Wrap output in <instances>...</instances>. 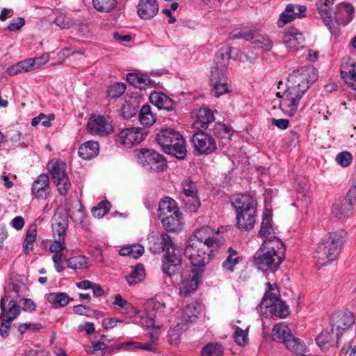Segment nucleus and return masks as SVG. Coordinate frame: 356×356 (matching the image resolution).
<instances>
[{
  "instance_id": "nucleus-1",
  "label": "nucleus",
  "mask_w": 356,
  "mask_h": 356,
  "mask_svg": "<svg viewBox=\"0 0 356 356\" xmlns=\"http://www.w3.org/2000/svg\"><path fill=\"white\" fill-rule=\"evenodd\" d=\"M285 247L278 237L264 239L254 256V264L264 272L274 273L285 258Z\"/></svg>"
},
{
  "instance_id": "nucleus-2",
  "label": "nucleus",
  "mask_w": 356,
  "mask_h": 356,
  "mask_svg": "<svg viewBox=\"0 0 356 356\" xmlns=\"http://www.w3.org/2000/svg\"><path fill=\"white\" fill-rule=\"evenodd\" d=\"M231 202L236 212L237 227L245 231L252 229L257 216V204L254 198L248 195H236L232 197Z\"/></svg>"
},
{
  "instance_id": "nucleus-3",
  "label": "nucleus",
  "mask_w": 356,
  "mask_h": 356,
  "mask_svg": "<svg viewBox=\"0 0 356 356\" xmlns=\"http://www.w3.org/2000/svg\"><path fill=\"white\" fill-rule=\"evenodd\" d=\"M344 241L342 234L337 232H330L318 244L314 258L320 266H325L335 260Z\"/></svg>"
},
{
  "instance_id": "nucleus-4",
  "label": "nucleus",
  "mask_w": 356,
  "mask_h": 356,
  "mask_svg": "<svg viewBox=\"0 0 356 356\" xmlns=\"http://www.w3.org/2000/svg\"><path fill=\"white\" fill-rule=\"evenodd\" d=\"M157 143L166 154L182 159L186 155V142L182 135L171 128L163 129L156 134Z\"/></svg>"
},
{
  "instance_id": "nucleus-5",
  "label": "nucleus",
  "mask_w": 356,
  "mask_h": 356,
  "mask_svg": "<svg viewBox=\"0 0 356 356\" xmlns=\"http://www.w3.org/2000/svg\"><path fill=\"white\" fill-rule=\"evenodd\" d=\"M159 218L163 227L168 231L175 232L182 225V213L177 203L169 197H164L160 200Z\"/></svg>"
},
{
  "instance_id": "nucleus-6",
  "label": "nucleus",
  "mask_w": 356,
  "mask_h": 356,
  "mask_svg": "<svg viewBox=\"0 0 356 356\" xmlns=\"http://www.w3.org/2000/svg\"><path fill=\"white\" fill-rule=\"evenodd\" d=\"M211 250H205L199 242L187 241L184 254L190 261L191 269L204 273L206 265L211 260Z\"/></svg>"
},
{
  "instance_id": "nucleus-7",
  "label": "nucleus",
  "mask_w": 356,
  "mask_h": 356,
  "mask_svg": "<svg viewBox=\"0 0 356 356\" xmlns=\"http://www.w3.org/2000/svg\"><path fill=\"white\" fill-rule=\"evenodd\" d=\"M317 78V71L313 66H305L293 70L289 76L287 83L305 93Z\"/></svg>"
},
{
  "instance_id": "nucleus-8",
  "label": "nucleus",
  "mask_w": 356,
  "mask_h": 356,
  "mask_svg": "<svg viewBox=\"0 0 356 356\" xmlns=\"http://www.w3.org/2000/svg\"><path fill=\"white\" fill-rule=\"evenodd\" d=\"M138 162L150 170L163 171L167 163L164 156L154 150L141 149L136 152Z\"/></svg>"
},
{
  "instance_id": "nucleus-9",
  "label": "nucleus",
  "mask_w": 356,
  "mask_h": 356,
  "mask_svg": "<svg viewBox=\"0 0 356 356\" xmlns=\"http://www.w3.org/2000/svg\"><path fill=\"white\" fill-rule=\"evenodd\" d=\"M48 168L54 182L56 184L58 193L65 195L70 188L71 184L66 174L65 163L58 161H51Z\"/></svg>"
},
{
  "instance_id": "nucleus-10",
  "label": "nucleus",
  "mask_w": 356,
  "mask_h": 356,
  "mask_svg": "<svg viewBox=\"0 0 356 356\" xmlns=\"http://www.w3.org/2000/svg\"><path fill=\"white\" fill-rule=\"evenodd\" d=\"M194 150L199 155H208L217 148L215 138L209 134L199 131L194 133L191 138Z\"/></svg>"
},
{
  "instance_id": "nucleus-11",
  "label": "nucleus",
  "mask_w": 356,
  "mask_h": 356,
  "mask_svg": "<svg viewBox=\"0 0 356 356\" xmlns=\"http://www.w3.org/2000/svg\"><path fill=\"white\" fill-rule=\"evenodd\" d=\"M356 202V185H353L341 204L335 203L331 207L332 215L339 220L353 214L354 204Z\"/></svg>"
},
{
  "instance_id": "nucleus-12",
  "label": "nucleus",
  "mask_w": 356,
  "mask_h": 356,
  "mask_svg": "<svg viewBox=\"0 0 356 356\" xmlns=\"http://www.w3.org/2000/svg\"><path fill=\"white\" fill-rule=\"evenodd\" d=\"M165 261L163 264V271L169 276L177 272L181 265V250L176 248L172 242V245L165 250Z\"/></svg>"
},
{
  "instance_id": "nucleus-13",
  "label": "nucleus",
  "mask_w": 356,
  "mask_h": 356,
  "mask_svg": "<svg viewBox=\"0 0 356 356\" xmlns=\"http://www.w3.org/2000/svg\"><path fill=\"white\" fill-rule=\"evenodd\" d=\"M282 40L289 51L294 55H297L299 51L305 49L306 46L303 34L293 27L288 29L284 32Z\"/></svg>"
},
{
  "instance_id": "nucleus-14",
  "label": "nucleus",
  "mask_w": 356,
  "mask_h": 356,
  "mask_svg": "<svg viewBox=\"0 0 356 356\" xmlns=\"http://www.w3.org/2000/svg\"><path fill=\"white\" fill-rule=\"evenodd\" d=\"M203 273L193 269L184 271L181 275L179 294L183 297H186L195 292L198 287Z\"/></svg>"
},
{
  "instance_id": "nucleus-15",
  "label": "nucleus",
  "mask_w": 356,
  "mask_h": 356,
  "mask_svg": "<svg viewBox=\"0 0 356 356\" xmlns=\"http://www.w3.org/2000/svg\"><path fill=\"white\" fill-rule=\"evenodd\" d=\"M203 273L193 269L184 271L181 275L179 294L183 297H186L195 292L198 287Z\"/></svg>"
},
{
  "instance_id": "nucleus-16",
  "label": "nucleus",
  "mask_w": 356,
  "mask_h": 356,
  "mask_svg": "<svg viewBox=\"0 0 356 356\" xmlns=\"http://www.w3.org/2000/svg\"><path fill=\"white\" fill-rule=\"evenodd\" d=\"M87 129L90 134L100 136H108L113 131V125L108 119L97 115L88 119Z\"/></svg>"
},
{
  "instance_id": "nucleus-17",
  "label": "nucleus",
  "mask_w": 356,
  "mask_h": 356,
  "mask_svg": "<svg viewBox=\"0 0 356 356\" xmlns=\"http://www.w3.org/2000/svg\"><path fill=\"white\" fill-rule=\"evenodd\" d=\"M355 322V315L349 312H339L332 317V330L337 332V339L342 333L349 329Z\"/></svg>"
},
{
  "instance_id": "nucleus-18",
  "label": "nucleus",
  "mask_w": 356,
  "mask_h": 356,
  "mask_svg": "<svg viewBox=\"0 0 356 356\" xmlns=\"http://www.w3.org/2000/svg\"><path fill=\"white\" fill-rule=\"evenodd\" d=\"M147 132L141 128L131 127L124 129L119 134V143L127 147L140 143L146 137Z\"/></svg>"
},
{
  "instance_id": "nucleus-19",
  "label": "nucleus",
  "mask_w": 356,
  "mask_h": 356,
  "mask_svg": "<svg viewBox=\"0 0 356 356\" xmlns=\"http://www.w3.org/2000/svg\"><path fill=\"white\" fill-rule=\"evenodd\" d=\"M231 51V47L225 45L222 47L216 53L211 71V74H213L215 77L217 74H225L227 66L229 63Z\"/></svg>"
},
{
  "instance_id": "nucleus-20",
  "label": "nucleus",
  "mask_w": 356,
  "mask_h": 356,
  "mask_svg": "<svg viewBox=\"0 0 356 356\" xmlns=\"http://www.w3.org/2000/svg\"><path fill=\"white\" fill-rule=\"evenodd\" d=\"M183 193L187 197L184 200L186 209L191 212H195L200 206V201L197 197V189L190 178L182 182Z\"/></svg>"
},
{
  "instance_id": "nucleus-21",
  "label": "nucleus",
  "mask_w": 356,
  "mask_h": 356,
  "mask_svg": "<svg viewBox=\"0 0 356 356\" xmlns=\"http://www.w3.org/2000/svg\"><path fill=\"white\" fill-rule=\"evenodd\" d=\"M146 315L151 321H155L156 318H162L164 316L165 305L157 301L155 299L148 300L145 304ZM149 327H156L160 329L161 325H156L154 322L147 325Z\"/></svg>"
},
{
  "instance_id": "nucleus-22",
  "label": "nucleus",
  "mask_w": 356,
  "mask_h": 356,
  "mask_svg": "<svg viewBox=\"0 0 356 356\" xmlns=\"http://www.w3.org/2000/svg\"><path fill=\"white\" fill-rule=\"evenodd\" d=\"M355 67V63L353 59L350 58H343L340 68L341 77L346 83L353 90H356V72Z\"/></svg>"
},
{
  "instance_id": "nucleus-23",
  "label": "nucleus",
  "mask_w": 356,
  "mask_h": 356,
  "mask_svg": "<svg viewBox=\"0 0 356 356\" xmlns=\"http://www.w3.org/2000/svg\"><path fill=\"white\" fill-rule=\"evenodd\" d=\"M266 318L277 316L284 318L290 314L288 305L284 301L280 300L270 304L269 307H264L263 309L258 310Z\"/></svg>"
},
{
  "instance_id": "nucleus-24",
  "label": "nucleus",
  "mask_w": 356,
  "mask_h": 356,
  "mask_svg": "<svg viewBox=\"0 0 356 356\" xmlns=\"http://www.w3.org/2000/svg\"><path fill=\"white\" fill-rule=\"evenodd\" d=\"M11 296L10 292L6 291L4 296L0 300L1 314L0 317L6 316V320L13 322L20 314V307L15 300H10L8 303V309L5 307V301L8 300Z\"/></svg>"
},
{
  "instance_id": "nucleus-25",
  "label": "nucleus",
  "mask_w": 356,
  "mask_h": 356,
  "mask_svg": "<svg viewBox=\"0 0 356 356\" xmlns=\"http://www.w3.org/2000/svg\"><path fill=\"white\" fill-rule=\"evenodd\" d=\"M50 181L46 174L40 175L33 181L31 192L35 198L46 199L49 194Z\"/></svg>"
},
{
  "instance_id": "nucleus-26",
  "label": "nucleus",
  "mask_w": 356,
  "mask_h": 356,
  "mask_svg": "<svg viewBox=\"0 0 356 356\" xmlns=\"http://www.w3.org/2000/svg\"><path fill=\"white\" fill-rule=\"evenodd\" d=\"M52 231L54 237L66 236L68 227V217L65 212H56L52 219Z\"/></svg>"
},
{
  "instance_id": "nucleus-27",
  "label": "nucleus",
  "mask_w": 356,
  "mask_h": 356,
  "mask_svg": "<svg viewBox=\"0 0 356 356\" xmlns=\"http://www.w3.org/2000/svg\"><path fill=\"white\" fill-rule=\"evenodd\" d=\"M137 12L141 19H150L158 13L159 5L156 0H140Z\"/></svg>"
},
{
  "instance_id": "nucleus-28",
  "label": "nucleus",
  "mask_w": 356,
  "mask_h": 356,
  "mask_svg": "<svg viewBox=\"0 0 356 356\" xmlns=\"http://www.w3.org/2000/svg\"><path fill=\"white\" fill-rule=\"evenodd\" d=\"M149 240V249L154 253L165 251L169 245H172V239L165 232H162L160 236L152 235Z\"/></svg>"
},
{
  "instance_id": "nucleus-29",
  "label": "nucleus",
  "mask_w": 356,
  "mask_h": 356,
  "mask_svg": "<svg viewBox=\"0 0 356 356\" xmlns=\"http://www.w3.org/2000/svg\"><path fill=\"white\" fill-rule=\"evenodd\" d=\"M149 101L159 109L171 111L175 108V104L173 100L164 93L160 92H152L149 96Z\"/></svg>"
},
{
  "instance_id": "nucleus-30",
  "label": "nucleus",
  "mask_w": 356,
  "mask_h": 356,
  "mask_svg": "<svg viewBox=\"0 0 356 356\" xmlns=\"http://www.w3.org/2000/svg\"><path fill=\"white\" fill-rule=\"evenodd\" d=\"M211 82L212 83L211 94L216 97L220 96L229 92V86L226 81V74H217L216 77L211 74Z\"/></svg>"
},
{
  "instance_id": "nucleus-31",
  "label": "nucleus",
  "mask_w": 356,
  "mask_h": 356,
  "mask_svg": "<svg viewBox=\"0 0 356 356\" xmlns=\"http://www.w3.org/2000/svg\"><path fill=\"white\" fill-rule=\"evenodd\" d=\"M266 291L261 303L257 307V310L263 309L264 307H269L275 301L280 300V290L276 284L266 283Z\"/></svg>"
},
{
  "instance_id": "nucleus-32",
  "label": "nucleus",
  "mask_w": 356,
  "mask_h": 356,
  "mask_svg": "<svg viewBox=\"0 0 356 356\" xmlns=\"http://www.w3.org/2000/svg\"><path fill=\"white\" fill-rule=\"evenodd\" d=\"M214 121L213 113L208 108H200L196 113V120L193 123L195 128L207 129L209 124Z\"/></svg>"
},
{
  "instance_id": "nucleus-33",
  "label": "nucleus",
  "mask_w": 356,
  "mask_h": 356,
  "mask_svg": "<svg viewBox=\"0 0 356 356\" xmlns=\"http://www.w3.org/2000/svg\"><path fill=\"white\" fill-rule=\"evenodd\" d=\"M200 313V306L196 302L186 305L180 312L179 318L181 325L185 326L189 323L195 322Z\"/></svg>"
},
{
  "instance_id": "nucleus-34",
  "label": "nucleus",
  "mask_w": 356,
  "mask_h": 356,
  "mask_svg": "<svg viewBox=\"0 0 356 356\" xmlns=\"http://www.w3.org/2000/svg\"><path fill=\"white\" fill-rule=\"evenodd\" d=\"M292 336L291 330L285 323H278L272 329V337L278 343H284Z\"/></svg>"
},
{
  "instance_id": "nucleus-35",
  "label": "nucleus",
  "mask_w": 356,
  "mask_h": 356,
  "mask_svg": "<svg viewBox=\"0 0 356 356\" xmlns=\"http://www.w3.org/2000/svg\"><path fill=\"white\" fill-rule=\"evenodd\" d=\"M274 234V229L272 225V213L269 210H266L264 213L262 221L261 223V227L258 233V236L260 238H264L265 239L275 237L271 236Z\"/></svg>"
},
{
  "instance_id": "nucleus-36",
  "label": "nucleus",
  "mask_w": 356,
  "mask_h": 356,
  "mask_svg": "<svg viewBox=\"0 0 356 356\" xmlns=\"http://www.w3.org/2000/svg\"><path fill=\"white\" fill-rule=\"evenodd\" d=\"M99 152V145L95 141H87L82 144L79 149V154L83 159H91L97 156Z\"/></svg>"
},
{
  "instance_id": "nucleus-37",
  "label": "nucleus",
  "mask_w": 356,
  "mask_h": 356,
  "mask_svg": "<svg viewBox=\"0 0 356 356\" xmlns=\"http://www.w3.org/2000/svg\"><path fill=\"white\" fill-rule=\"evenodd\" d=\"M277 96L280 98V108L282 112L287 116H294L298 111L300 103L294 101V99L291 98L289 99L288 97L281 95L280 92H277Z\"/></svg>"
},
{
  "instance_id": "nucleus-38",
  "label": "nucleus",
  "mask_w": 356,
  "mask_h": 356,
  "mask_svg": "<svg viewBox=\"0 0 356 356\" xmlns=\"http://www.w3.org/2000/svg\"><path fill=\"white\" fill-rule=\"evenodd\" d=\"M47 300L54 307L57 308L67 305L72 299L66 293L56 292L47 294Z\"/></svg>"
},
{
  "instance_id": "nucleus-39",
  "label": "nucleus",
  "mask_w": 356,
  "mask_h": 356,
  "mask_svg": "<svg viewBox=\"0 0 356 356\" xmlns=\"http://www.w3.org/2000/svg\"><path fill=\"white\" fill-rule=\"evenodd\" d=\"M284 343L291 353L297 355L305 356L303 354L305 351V346L299 338L292 336Z\"/></svg>"
},
{
  "instance_id": "nucleus-40",
  "label": "nucleus",
  "mask_w": 356,
  "mask_h": 356,
  "mask_svg": "<svg viewBox=\"0 0 356 356\" xmlns=\"http://www.w3.org/2000/svg\"><path fill=\"white\" fill-rule=\"evenodd\" d=\"M122 348L129 350H133L134 349H140L149 353H156L158 346L154 345V343H141L138 341H129L122 344Z\"/></svg>"
},
{
  "instance_id": "nucleus-41",
  "label": "nucleus",
  "mask_w": 356,
  "mask_h": 356,
  "mask_svg": "<svg viewBox=\"0 0 356 356\" xmlns=\"http://www.w3.org/2000/svg\"><path fill=\"white\" fill-rule=\"evenodd\" d=\"M218 233V231H214L210 227H203L200 229H196L188 240H193L194 242H199L203 245V241L206 238L209 236H213Z\"/></svg>"
},
{
  "instance_id": "nucleus-42",
  "label": "nucleus",
  "mask_w": 356,
  "mask_h": 356,
  "mask_svg": "<svg viewBox=\"0 0 356 356\" xmlns=\"http://www.w3.org/2000/svg\"><path fill=\"white\" fill-rule=\"evenodd\" d=\"M229 255L222 263V268L229 272H233L234 266L241 261L242 258L238 256V253L232 248L228 249Z\"/></svg>"
},
{
  "instance_id": "nucleus-43",
  "label": "nucleus",
  "mask_w": 356,
  "mask_h": 356,
  "mask_svg": "<svg viewBox=\"0 0 356 356\" xmlns=\"http://www.w3.org/2000/svg\"><path fill=\"white\" fill-rule=\"evenodd\" d=\"M140 122L145 126H152L156 121L155 116L153 115L150 106L145 104L142 106L139 114Z\"/></svg>"
},
{
  "instance_id": "nucleus-44",
  "label": "nucleus",
  "mask_w": 356,
  "mask_h": 356,
  "mask_svg": "<svg viewBox=\"0 0 356 356\" xmlns=\"http://www.w3.org/2000/svg\"><path fill=\"white\" fill-rule=\"evenodd\" d=\"M119 253L122 256L138 259L144 253V248L140 244H134L121 248Z\"/></svg>"
},
{
  "instance_id": "nucleus-45",
  "label": "nucleus",
  "mask_w": 356,
  "mask_h": 356,
  "mask_svg": "<svg viewBox=\"0 0 356 356\" xmlns=\"http://www.w3.org/2000/svg\"><path fill=\"white\" fill-rule=\"evenodd\" d=\"M295 9L296 5L291 3L286 5L285 10L280 15L278 25L282 26L296 19L297 17Z\"/></svg>"
},
{
  "instance_id": "nucleus-46",
  "label": "nucleus",
  "mask_w": 356,
  "mask_h": 356,
  "mask_svg": "<svg viewBox=\"0 0 356 356\" xmlns=\"http://www.w3.org/2000/svg\"><path fill=\"white\" fill-rule=\"evenodd\" d=\"M127 81L134 87L140 89L145 88V86L149 83V77L145 74L131 73L127 75Z\"/></svg>"
},
{
  "instance_id": "nucleus-47",
  "label": "nucleus",
  "mask_w": 356,
  "mask_h": 356,
  "mask_svg": "<svg viewBox=\"0 0 356 356\" xmlns=\"http://www.w3.org/2000/svg\"><path fill=\"white\" fill-rule=\"evenodd\" d=\"M223 349L218 343H209L204 346L201 351L202 356H222Z\"/></svg>"
},
{
  "instance_id": "nucleus-48",
  "label": "nucleus",
  "mask_w": 356,
  "mask_h": 356,
  "mask_svg": "<svg viewBox=\"0 0 356 356\" xmlns=\"http://www.w3.org/2000/svg\"><path fill=\"white\" fill-rule=\"evenodd\" d=\"M145 277V271L142 265H137L134 267L129 276H127V280L131 285L136 284L142 281Z\"/></svg>"
},
{
  "instance_id": "nucleus-49",
  "label": "nucleus",
  "mask_w": 356,
  "mask_h": 356,
  "mask_svg": "<svg viewBox=\"0 0 356 356\" xmlns=\"http://www.w3.org/2000/svg\"><path fill=\"white\" fill-rule=\"evenodd\" d=\"M184 329L181 323H178L175 327L169 330L168 337L170 344L177 346L179 343L181 332Z\"/></svg>"
},
{
  "instance_id": "nucleus-50",
  "label": "nucleus",
  "mask_w": 356,
  "mask_h": 356,
  "mask_svg": "<svg viewBox=\"0 0 356 356\" xmlns=\"http://www.w3.org/2000/svg\"><path fill=\"white\" fill-rule=\"evenodd\" d=\"M67 266L72 269H83L87 267L86 257L78 255L69 259L67 261Z\"/></svg>"
},
{
  "instance_id": "nucleus-51",
  "label": "nucleus",
  "mask_w": 356,
  "mask_h": 356,
  "mask_svg": "<svg viewBox=\"0 0 356 356\" xmlns=\"http://www.w3.org/2000/svg\"><path fill=\"white\" fill-rule=\"evenodd\" d=\"M92 3L96 10L109 12L115 6L116 0H92Z\"/></svg>"
},
{
  "instance_id": "nucleus-52",
  "label": "nucleus",
  "mask_w": 356,
  "mask_h": 356,
  "mask_svg": "<svg viewBox=\"0 0 356 356\" xmlns=\"http://www.w3.org/2000/svg\"><path fill=\"white\" fill-rule=\"evenodd\" d=\"M253 44L266 51H270L273 46V42L267 35H263L259 33L253 41Z\"/></svg>"
},
{
  "instance_id": "nucleus-53",
  "label": "nucleus",
  "mask_w": 356,
  "mask_h": 356,
  "mask_svg": "<svg viewBox=\"0 0 356 356\" xmlns=\"http://www.w3.org/2000/svg\"><path fill=\"white\" fill-rule=\"evenodd\" d=\"M214 134L219 138H227L229 140L232 135V130L225 124L216 123L213 128Z\"/></svg>"
},
{
  "instance_id": "nucleus-54",
  "label": "nucleus",
  "mask_w": 356,
  "mask_h": 356,
  "mask_svg": "<svg viewBox=\"0 0 356 356\" xmlns=\"http://www.w3.org/2000/svg\"><path fill=\"white\" fill-rule=\"evenodd\" d=\"M248 327H246L245 330L240 328L239 327H236V330L234 332V339L235 342L241 346H244L248 343Z\"/></svg>"
},
{
  "instance_id": "nucleus-55",
  "label": "nucleus",
  "mask_w": 356,
  "mask_h": 356,
  "mask_svg": "<svg viewBox=\"0 0 356 356\" xmlns=\"http://www.w3.org/2000/svg\"><path fill=\"white\" fill-rule=\"evenodd\" d=\"M111 205L108 201H103L92 209V215L96 218H102L111 209Z\"/></svg>"
},
{
  "instance_id": "nucleus-56",
  "label": "nucleus",
  "mask_w": 356,
  "mask_h": 356,
  "mask_svg": "<svg viewBox=\"0 0 356 356\" xmlns=\"http://www.w3.org/2000/svg\"><path fill=\"white\" fill-rule=\"evenodd\" d=\"M304 95L305 92L300 91L296 88L289 86L287 83V88L282 95L288 97L289 99L291 98L292 99H294V101L300 103V99L302 98Z\"/></svg>"
},
{
  "instance_id": "nucleus-57",
  "label": "nucleus",
  "mask_w": 356,
  "mask_h": 356,
  "mask_svg": "<svg viewBox=\"0 0 356 356\" xmlns=\"http://www.w3.org/2000/svg\"><path fill=\"white\" fill-rule=\"evenodd\" d=\"M337 10L341 15H345L346 19L345 23L349 22L352 19L354 13V7L348 3H341L337 6Z\"/></svg>"
},
{
  "instance_id": "nucleus-58",
  "label": "nucleus",
  "mask_w": 356,
  "mask_h": 356,
  "mask_svg": "<svg viewBox=\"0 0 356 356\" xmlns=\"http://www.w3.org/2000/svg\"><path fill=\"white\" fill-rule=\"evenodd\" d=\"M332 340V336L327 330L322 331L316 337V341L321 350L326 349Z\"/></svg>"
},
{
  "instance_id": "nucleus-59",
  "label": "nucleus",
  "mask_w": 356,
  "mask_h": 356,
  "mask_svg": "<svg viewBox=\"0 0 356 356\" xmlns=\"http://www.w3.org/2000/svg\"><path fill=\"white\" fill-rule=\"evenodd\" d=\"M320 13L325 24L329 29L330 32H332V33H335L337 30V21L334 19H333L330 15H329L327 12L324 10H320Z\"/></svg>"
},
{
  "instance_id": "nucleus-60",
  "label": "nucleus",
  "mask_w": 356,
  "mask_h": 356,
  "mask_svg": "<svg viewBox=\"0 0 356 356\" xmlns=\"http://www.w3.org/2000/svg\"><path fill=\"white\" fill-rule=\"evenodd\" d=\"M126 90V85L122 83H116L111 86L108 89V95L111 98L120 97Z\"/></svg>"
},
{
  "instance_id": "nucleus-61",
  "label": "nucleus",
  "mask_w": 356,
  "mask_h": 356,
  "mask_svg": "<svg viewBox=\"0 0 356 356\" xmlns=\"http://www.w3.org/2000/svg\"><path fill=\"white\" fill-rule=\"evenodd\" d=\"M65 237L56 236L49 247L51 252L54 254H60V252L66 248Z\"/></svg>"
},
{
  "instance_id": "nucleus-62",
  "label": "nucleus",
  "mask_w": 356,
  "mask_h": 356,
  "mask_svg": "<svg viewBox=\"0 0 356 356\" xmlns=\"http://www.w3.org/2000/svg\"><path fill=\"white\" fill-rule=\"evenodd\" d=\"M121 113L124 118L129 119L136 115V106L131 102H126L121 108Z\"/></svg>"
},
{
  "instance_id": "nucleus-63",
  "label": "nucleus",
  "mask_w": 356,
  "mask_h": 356,
  "mask_svg": "<svg viewBox=\"0 0 356 356\" xmlns=\"http://www.w3.org/2000/svg\"><path fill=\"white\" fill-rule=\"evenodd\" d=\"M54 23L61 29H70L74 24L71 18L63 14L58 15Z\"/></svg>"
},
{
  "instance_id": "nucleus-64",
  "label": "nucleus",
  "mask_w": 356,
  "mask_h": 356,
  "mask_svg": "<svg viewBox=\"0 0 356 356\" xmlns=\"http://www.w3.org/2000/svg\"><path fill=\"white\" fill-rule=\"evenodd\" d=\"M353 160V156L348 152H342L339 154L336 157V161L339 165L342 167L348 166Z\"/></svg>"
}]
</instances>
